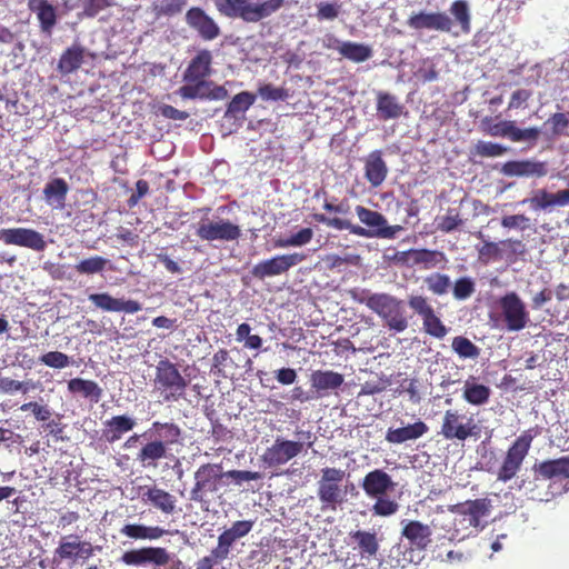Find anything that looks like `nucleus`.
I'll return each mask as SVG.
<instances>
[{
  "instance_id": "1",
  "label": "nucleus",
  "mask_w": 569,
  "mask_h": 569,
  "mask_svg": "<svg viewBox=\"0 0 569 569\" xmlns=\"http://www.w3.org/2000/svg\"><path fill=\"white\" fill-rule=\"evenodd\" d=\"M213 54L207 49L197 50L182 73L184 82L178 90L183 99L223 100L228 90L223 86L214 84L208 78L212 74Z\"/></svg>"
},
{
  "instance_id": "2",
  "label": "nucleus",
  "mask_w": 569,
  "mask_h": 569,
  "mask_svg": "<svg viewBox=\"0 0 569 569\" xmlns=\"http://www.w3.org/2000/svg\"><path fill=\"white\" fill-rule=\"evenodd\" d=\"M452 18L446 12L419 11L412 13L407 24L409 28L421 31L432 30L459 37L471 32V13L466 0H456L449 7Z\"/></svg>"
},
{
  "instance_id": "3",
  "label": "nucleus",
  "mask_w": 569,
  "mask_h": 569,
  "mask_svg": "<svg viewBox=\"0 0 569 569\" xmlns=\"http://www.w3.org/2000/svg\"><path fill=\"white\" fill-rule=\"evenodd\" d=\"M356 213L361 223L368 227V229L351 223L348 219L338 217L329 218L323 213H315L313 219L327 227L337 230H348L350 233L359 237H377L383 239H393L396 234L402 229L401 226H389L385 216L378 211H373L363 206H356Z\"/></svg>"
},
{
  "instance_id": "4",
  "label": "nucleus",
  "mask_w": 569,
  "mask_h": 569,
  "mask_svg": "<svg viewBox=\"0 0 569 569\" xmlns=\"http://www.w3.org/2000/svg\"><path fill=\"white\" fill-rule=\"evenodd\" d=\"M491 501L487 498L467 500L450 508L451 519L449 538L463 540L481 530L482 523L491 511Z\"/></svg>"
},
{
  "instance_id": "5",
  "label": "nucleus",
  "mask_w": 569,
  "mask_h": 569,
  "mask_svg": "<svg viewBox=\"0 0 569 569\" xmlns=\"http://www.w3.org/2000/svg\"><path fill=\"white\" fill-rule=\"evenodd\" d=\"M150 431L154 439L146 442L138 451L136 460L144 468H156L161 459L167 458L169 446L180 442L181 428L174 422H152Z\"/></svg>"
},
{
  "instance_id": "6",
  "label": "nucleus",
  "mask_w": 569,
  "mask_h": 569,
  "mask_svg": "<svg viewBox=\"0 0 569 569\" xmlns=\"http://www.w3.org/2000/svg\"><path fill=\"white\" fill-rule=\"evenodd\" d=\"M214 6L224 17L254 23L278 12L284 6V0H264L258 3L251 0H214Z\"/></svg>"
},
{
  "instance_id": "7",
  "label": "nucleus",
  "mask_w": 569,
  "mask_h": 569,
  "mask_svg": "<svg viewBox=\"0 0 569 569\" xmlns=\"http://www.w3.org/2000/svg\"><path fill=\"white\" fill-rule=\"evenodd\" d=\"M153 389L162 401L176 402L186 397L188 380L178 366L168 358H161L154 367Z\"/></svg>"
},
{
  "instance_id": "8",
  "label": "nucleus",
  "mask_w": 569,
  "mask_h": 569,
  "mask_svg": "<svg viewBox=\"0 0 569 569\" xmlns=\"http://www.w3.org/2000/svg\"><path fill=\"white\" fill-rule=\"evenodd\" d=\"M367 307L377 313L385 326L395 333L403 332L409 327L403 301L397 297L381 292L369 296Z\"/></svg>"
},
{
  "instance_id": "9",
  "label": "nucleus",
  "mask_w": 569,
  "mask_h": 569,
  "mask_svg": "<svg viewBox=\"0 0 569 569\" xmlns=\"http://www.w3.org/2000/svg\"><path fill=\"white\" fill-rule=\"evenodd\" d=\"M539 435L537 429H528L517 437L508 448L506 456L497 471V479L502 482L510 481L521 469L529 453L533 439Z\"/></svg>"
},
{
  "instance_id": "10",
  "label": "nucleus",
  "mask_w": 569,
  "mask_h": 569,
  "mask_svg": "<svg viewBox=\"0 0 569 569\" xmlns=\"http://www.w3.org/2000/svg\"><path fill=\"white\" fill-rule=\"evenodd\" d=\"M345 476V470L338 468L326 467L321 470L317 496L322 510H336L342 503L346 491L342 489L341 482Z\"/></svg>"
},
{
  "instance_id": "11",
  "label": "nucleus",
  "mask_w": 569,
  "mask_h": 569,
  "mask_svg": "<svg viewBox=\"0 0 569 569\" xmlns=\"http://www.w3.org/2000/svg\"><path fill=\"white\" fill-rule=\"evenodd\" d=\"M479 428L472 416L461 413L456 409L445 411L440 435L447 440L465 441L477 436Z\"/></svg>"
},
{
  "instance_id": "12",
  "label": "nucleus",
  "mask_w": 569,
  "mask_h": 569,
  "mask_svg": "<svg viewBox=\"0 0 569 569\" xmlns=\"http://www.w3.org/2000/svg\"><path fill=\"white\" fill-rule=\"evenodd\" d=\"M408 305L422 320L423 331L437 339H442L448 333V328L441 319L436 315L433 307L427 297L420 295H411L408 297Z\"/></svg>"
},
{
  "instance_id": "13",
  "label": "nucleus",
  "mask_w": 569,
  "mask_h": 569,
  "mask_svg": "<svg viewBox=\"0 0 569 569\" xmlns=\"http://www.w3.org/2000/svg\"><path fill=\"white\" fill-rule=\"evenodd\" d=\"M196 234L203 241L230 242L241 237V229L228 219L213 221L204 218L198 222Z\"/></svg>"
},
{
  "instance_id": "14",
  "label": "nucleus",
  "mask_w": 569,
  "mask_h": 569,
  "mask_svg": "<svg viewBox=\"0 0 569 569\" xmlns=\"http://www.w3.org/2000/svg\"><path fill=\"white\" fill-rule=\"evenodd\" d=\"M499 307L506 328L509 331H520L529 322L526 305L516 292H508L499 299Z\"/></svg>"
},
{
  "instance_id": "15",
  "label": "nucleus",
  "mask_w": 569,
  "mask_h": 569,
  "mask_svg": "<svg viewBox=\"0 0 569 569\" xmlns=\"http://www.w3.org/2000/svg\"><path fill=\"white\" fill-rule=\"evenodd\" d=\"M305 450V443L278 437L271 447L261 455L262 463L268 468L286 465Z\"/></svg>"
},
{
  "instance_id": "16",
  "label": "nucleus",
  "mask_w": 569,
  "mask_h": 569,
  "mask_svg": "<svg viewBox=\"0 0 569 569\" xmlns=\"http://www.w3.org/2000/svg\"><path fill=\"white\" fill-rule=\"evenodd\" d=\"M306 259L307 256L301 252L279 254L253 266L251 274L257 279L263 280L268 277L282 274Z\"/></svg>"
},
{
  "instance_id": "17",
  "label": "nucleus",
  "mask_w": 569,
  "mask_h": 569,
  "mask_svg": "<svg viewBox=\"0 0 569 569\" xmlns=\"http://www.w3.org/2000/svg\"><path fill=\"white\" fill-rule=\"evenodd\" d=\"M224 477L222 467L219 463H204L194 473V486L191 489V499L201 502L204 492H216L219 482Z\"/></svg>"
},
{
  "instance_id": "18",
  "label": "nucleus",
  "mask_w": 569,
  "mask_h": 569,
  "mask_svg": "<svg viewBox=\"0 0 569 569\" xmlns=\"http://www.w3.org/2000/svg\"><path fill=\"white\" fill-rule=\"evenodd\" d=\"M184 19L188 27L204 41H213L221 34L218 22L200 7L188 9Z\"/></svg>"
},
{
  "instance_id": "19",
  "label": "nucleus",
  "mask_w": 569,
  "mask_h": 569,
  "mask_svg": "<svg viewBox=\"0 0 569 569\" xmlns=\"http://www.w3.org/2000/svg\"><path fill=\"white\" fill-rule=\"evenodd\" d=\"M121 561L128 566L151 563L157 567H164L170 561V553L162 547H142L123 552Z\"/></svg>"
},
{
  "instance_id": "20",
  "label": "nucleus",
  "mask_w": 569,
  "mask_h": 569,
  "mask_svg": "<svg viewBox=\"0 0 569 569\" xmlns=\"http://www.w3.org/2000/svg\"><path fill=\"white\" fill-rule=\"evenodd\" d=\"M486 131L492 137H507L513 142L536 141L540 134L539 129L536 127L520 129L516 126L515 121L510 120L488 124Z\"/></svg>"
},
{
  "instance_id": "21",
  "label": "nucleus",
  "mask_w": 569,
  "mask_h": 569,
  "mask_svg": "<svg viewBox=\"0 0 569 569\" xmlns=\"http://www.w3.org/2000/svg\"><path fill=\"white\" fill-rule=\"evenodd\" d=\"M92 552L93 550L89 542L81 541L77 535H69L61 539L54 556L59 560H72L74 562L78 559L87 560L92 556Z\"/></svg>"
},
{
  "instance_id": "22",
  "label": "nucleus",
  "mask_w": 569,
  "mask_h": 569,
  "mask_svg": "<svg viewBox=\"0 0 569 569\" xmlns=\"http://www.w3.org/2000/svg\"><path fill=\"white\" fill-rule=\"evenodd\" d=\"M395 487L396 483L391 477L382 469L369 471L361 482V488L371 498L386 496L388 492L393 491Z\"/></svg>"
},
{
  "instance_id": "23",
  "label": "nucleus",
  "mask_w": 569,
  "mask_h": 569,
  "mask_svg": "<svg viewBox=\"0 0 569 569\" xmlns=\"http://www.w3.org/2000/svg\"><path fill=\"white\" fill-rule=\"evenodd\" d=\"M142 500L163 515H172L177 510V498L157 486L142 487Z\"/></svg>"
},
{
  "instance_id": "24",
  "label": "nucleus",
  "mask_w": 569,
  "mask_h": 569,
  "mask_svg": "<svg viewBox=\"0 0 569 569\" xmlns=\"http://www.w3.org/2000/svg\"><path fill=\"white\" fill-rule=\"evenodd\" d=\"M501 172L508 177H537L541 178L548 173L547 163L537 160H511L506 162Z\"/></svg>"
},
{
  "instance_id": "25",
  "label": "nucleus",
  "mask_w": 569,
  "mask_h": 569,
  "mask_svg": "<svg viewBox=\"0 0 569 569\" xmlns=\"http://www.w3.org/2000/svg\"><path fill=\"white\" fill-rule=\"evenodd\" d=\"M365 178L372 188L380 187L386 180L389 169L381 150L371 151L363 160Z\"/></svg>"
},
{
  "instance_id": "26",
  "label": "nucleus",
  "mask_w": 569,
  "mask_h": 569,
  "mask_svg": "<svg viewBox=\"0 0 569 569\" xmlns=\"http://www.w3.org/2000/svg\"><path fill=\"white\" fill-rule=\"evenodd\" d=\"M89 300L99 309L109 312L124 311L127 313H136L141 310L140 302L136 300H121L113 298L109 293H92Z\"/></svg>"
},
{
  "instance_id": "27",
  "label": "nucleus",
  "mask_w": 569,
  "mask_h": 569,
  "mask_svg": "<svg viewBox=\"0 0 569 569\" xmlns=\"http://www.w3.org/2000/svg\"><path fill=\"white\" fill-rule=\"evenodd\" d=\"M401 536L417 549H426L431 542V529L418 520H402Z\"/></svg>"
},
{
  "instance_id": "28",
  "label": "nucleus",
  "mask_w": 569,
  "mask_h": 569,
  "mask_svg": "<svg viewBox=\"0 0 569 569\" xmlns=\"http://www.w3.org/2000/svg\"><path fill=\"white\" fill-rule=\"evenodd\" d=\"M536 480L547 479H568L569 478V457L545 460L533 466Z\"/></svg>"
},
{
  "instance_id": "29",
  "label": "nucleus",
  "mask_w": 569,
  "mask_h": 569,
  "mask_svg": "<svg viewBox=\"0 0 569 569\" xmlns=\"http://www.w3.org/2000/svg\"><path fill=\"white\" fill-rule=\"evenodd\" d=\"M136 427V420L127 415L113 416L103 422L102 437L110 443L116 442L122 436Z\"/></svg>"
},
{
  "instance_id": "30",
  "label": "nucleus",
  "mask_w": 569,
  "mask_h": 569,
  "mask_svg": "<svg viewBox=\"0 0 569 569\" xmlns=\"http://www.w3.org/2000/svg\"><path fill=\"white\" fill-rule=\"evenodd\" d=\"M120 535L131 540H158L172 532L159 526H146L143 523H126L119 530Z\"/></svg>"
},
{
  "instance_id": "31",
  "label": "nucleus",
  "mask_w": 569,
  "mask_h": 569,
  "mask_svg": "<svg viewBox=\"0 0 569 569\" xmlns=\"http://www.w3.org/2000/svg\"><path fill=\"white\" fill-rule=\"evenodd\" d=\"M428 426L418 420L415 423L401 428H389L386 433V440L389 443H403L409 440H416L428 432Z\"/></svg>"
},
{
  "instance_id": "32",
  "label": "nucleus",
  "mask_w": 569,
  "mask_h": 569,
  "mask_svg": "<svg viewBox=\"0 0 569 569\" xmlns=\"http://www.w3.org/2000/svg\"><path fill=\"white\" fill-rule=\"evenodd\" d=\"M68 191V183L62 178H56L46 184L43 199L51 208L63 209Z\"/></svg>"
},
{
  "instance_id": "33",
  "label": "nucleus",
  "mask_w": 569,
  "mask_h": 569,
  "mask_svg": "<svg viewBox=\"0 0 569 569\" xmlns=\"http://www.w3.org/2000/svg\"><path fill=\"white\" fill-rule=\"evenodd\" d=\"M68 390L73 395H80L92 403H98L103 395L102 388L96 381L82 378L70 379Z\"/></svg>"
},
{
  "instance_id": "34",
  "label": "nucleus",
  "mask_w": 569,
  "mask_h": 569,
  "mask_svg": "<svg viewBox=\"0 0 569 569\" xmlns=\"http://www.w3.org/2000/svg\"><path fill=\"white\" fill-rule=\"evenodd\" d=\"M403 104L398 101L396 96L383 91L377 93V112L380 119H397L403 113Z\"/></svg>"
},
{
  "instance_id": "35",
  "label": "nucleus",
  "mask_w": 569,
  "mask_h": 569,
  "mask_svg": "<svg viewBox=\"0 0 569 569\" xmlns=\"http://www.w3.org/2000/svg\"><path fill=\"white\" fill-rule=\"evenodd\" d=\"M86 50L80 44L67 48L58 62V70L62 74H70L78 70L84 60Z\"/></svg>"
},
{
  "instance_id": "36",
  "label": "nucleus",
  "mask_w": 569,
  "mask_h": 569,
  "mask_svg": "<svg viewBox=\"0 0 569 569\" xmlns=\"http://www.w3.org/2000/svg\"><path fill=\"white\" fill-rule=\"evenodd\" d=\"M0 240L6 244H16L36 249V231L24 228L0 230Z\"/></svg>"
},
{
  "instance_id": "37",
  "label": "nucleus",
  "mask_w": 569,
  "mask_h": 569,
  "mask_svg": "<svg viewBox=\"0 0 569 569\" xmlns=\"http://www.w3.org/2000/svg\"><path fill=\"white\" fill-rule=\"evenodd\" d=\"M343 376L332 370H316L310 376L311 387L318 392L335 390L342 386Z\"/></svg>"
},
{
  "instance_id": "38",
  "label": "nucleus",
  "mask_w": 569,
  "mask_h": 569,
  "mask_svg": "<svg viewBox=\"0 0 569 569\" xmlns=\"http://www.w3.org/2000/svg\"><path fill=\"white\" fill-rule=\"evenodd\" d=\"M338 42V46L335 48L343 58L356 62H365L372 57V49L363 43L345 41Z\"/></svg>"
},
{
  "instance_id": "39",
  "label": "nucleus",
  "mask_w": 569,
  "mask_h": 569,
  "mask_svg": "<svg viewBox=\"0 0 569 569\" xmlns=\"http://www.w3.org/2000/svg\"><path fill=\"white\" fill-rule=\"evenodd\" d=\"M491 390L488 386L477 383L475 378L465 381L462 398L472 406H482L489 401Z\"/></svg>"
},
{
  "instance_id": "40",
  "label": "nucleus",
  "mask_w": 569,
  "mask_h": 569,
  "mask_svg": "<svg viewBox=\"0 0 569 569\" xmlns=\"http://www.w3.org/2000/svg\"><path fill=\"white\" fill-rule=\"evenodd\" d=\"M407 254L413 264H423L426 268H433L447 262L442 251L430 249H410Z\"/></svg>"
},
{
  "instance_id": "41",
  "label": "nucleus",
  "mask_w": 569,
  "mask_h": 569,
  "mask_svg": "<svg viewBox=\"0 0 569 569\" xmlns=\"http://www.w3.org/2000/svg\"><path fill=\"white\" fill-rule=\"evenodd\" d=\"M350 538L357 543L362 557H375L379 550V542L375 532L357 530L350 532Z\"/></svg>"
},
{
  "instance_id": "42",
  "label": "nucleus",
  "mask_w": 569,
  "mask_h": 569,
  "mask_svg": "<svg viewBox=\"0 0 569 569\" xmlns=\"http://www.w3.org/2000/svg\"><path fill=\"white\" fill-rule=\"evenodd\" d=\"M187 3L188 0H159L152 3L151 10L156 18H171L180 14Z\"/></svg>"
},
{
  "instance_id": "43",
  "label": "nucleus",
  "mask_w": 569,
  "mask_h": 569,
  "mask_svg": "<svg viewBox=\"0 0 569 569\" xmlns=\"http://www.w3.org/2000/svg\"><path fill=\"white\" fill-rule=\"evenodd\" d=\"M256 101V94L249 91L237 93L229 102L224 117L237 118L239 113L247 111Z\"/></svg>"
},
{
  "instance_id": "44",
  "label": "nucleus",
  "mask_w": 569,
  "mask_h": 569,
  "mask_svg": "<svg viewBox=\"0 0 569 569\" xmlns=\"http://www.w3.org/2000/svg\"><path fill=\"white\" fill-rule=\"evenodd\" d=\"M451 348L461 359H477L480 355L479 347L463 336L455 337Z\"/></svg>"
},
{
  "instance_id": "45",
  "label": "nucleus",
  "mask_w": 569,
  "mask_h": 569,
  "mask_svg": "<svg viewBox=\"0 0 569 569\" xmlns=\"http://www.w3.org/2000/svg\"><path fill=\"white\" fill-rule=\"evenodd\" d=\"M312 237L313 231L311 228H302L288 238L277 239L274 246L277 248L302 247L308 244L312 240Z\"/></svg>"
},
{
  "instance_id": "46",
  "label": "nucleus",
  "mask_w": 569,
  "mask_h": 569,
  "mask_svg": "<svg viewBox=\"0 0 569 569\" xmlns=\"http://www.w3.org/2000/svg\"><path fill=\"white\" fill-rule=\"evenodd\" d=\"M437 229L449 233L463 224V220L457 209L449 208L446 214L436 218Z\"/></svg>"
},
{
  "instance_id": "47",
  "label": "nucleus",
  "mask_w": 569,
  "mask_h": 569,
  "mask_svg": "<svg viewBox=\"0 0 569 569\" xmlns=\"http://www.w3.org/2000/svg\"><path fill=\"white\" fill-rule=\"evenodd\" d=\"M38 20L40 21L42 31L50 36L57 22V16L54 8L49 4L47 0L38 2Z\"/></svg>"
},
{
  "instance_id": "48",
  "label": "nucleus",
  "mask_w": 569,
  "mask_h": 569,
  "mask_svg": "<svg viewBox=\"0 0 569 569\" xmlns=\"http://www.w3.org/2000/svg\"><path fill=\"white\" fill-rule=\"evenodd\" d=\"M508 151L502 144L479 140L473 148V154L482 158L500 157Z\"/></svg>"
},
{
  "instance_id": "49",
  "label": "nucleus",
  "mask_w": 569,
  "mask_h": 569,
  "mask_svg": "<svg viewBox=\"0 0 569 569\" xmlns=\"http://www.w3.org/2000/svg\"><path fill=\"white\" fill-rule=\"evenodd\" d=\"M108 260L100 256L90 257L81 260L77 266L76 270L81 274H93L101 272L108 264Z\"/></svg>"
},
{
  "instance_id": "50",
  "label": "nucleus",
  "mask_w": 569,
  "mask_h": 569,
  "mask_svg": "<svg viewBox=\"0 0 569 569\" xmlns=\"http://www.w3.org/2000/svg\"><path fill=\"white\" fill-rule=\"evenodd\" d=\"M523 202H527V200H523ZM528 202L533 210H546L556 206L555 193L548 192L546 189H539L528 199Z\"/></svg>"
},
{
  "instance_id": "51",
  "label": "nucleus",
  "mask_w": 569,
  "mask_h": 569,
  "mask_svg": "<svg viewBox=\"0 0 569 569\" xmlns=\"http://www.w3.org/2000/svg\"><path fill=\"white\" fill-rule=\"evenodd\" d=\"M377 500L373 503L371 510L375 516L389 517L395 515L399 510V503L385 496L375 497Z\"/></svg>"
},
{
  "instance_id": "52",
  "label": "nucleus",
  "mask_w": 569,
  "mask_h": 569,
  "mask_svg": "<svg viewBox=\"0 0 569 569\" xmlns=\"http://www.w3.org/2000/svg\"><path fill=\"white\" fill-rule=\"evenodd\" d=\"M426 283L428 289L437 296L447 293L449 287L451 286L449 276L438 272L427 277Z\"/></svg>"
},
{
  "instance_id": "53",
  "label": "nucleus",
  "mask_w": 569,
  "mask_h": 569,
  "mask_svg": "<svg viewBox=\"0 0 569 569\" xmlns=\"http://www.w3.org/2000/svg\"><path fill=\"white\" fill-rule=\"evenodd\" d=\"M258 94L264 101H284L289 98L287 89L274 87L271 83L261 84L258 88Z\"/></svg>"
},
{
  "instance_id": "54",
  "label": "nucleus",
  "mask_w": 569,
  "mask_h": 569,
  "mask_svg": "<svg viewBox=\"0 0 569 569\" xmlns=\"http://www.w3.org/2000/svg\"><path fill=\"white\" fill-rule=\"evenodd\" d=\"M237 537L232 535L230 529H226L219 537H218V545L212 550L214 551V556L218 558H228L230 553V549L233 546V543L237 541Z\"/></svg>"
},
{
  "instance_id": "55",
  "label": "nucleus",
  "mask_w": 569,
  "mask_h": 569,
  "mask_svg": "<svg viewBox=\"0 0 569 569\" xmlns=\"http://www.w3.org/2000/svg\"><path fill=\"white\" fill-rule=\"evenodd\" d=\"M114 4L116 0H84L82 4L83 10L81 12V16L87 18H94L102 10L113 7Z\"/></svg>"
},
{
  "instance_id": "56",
  "label": "nucleus",
  "mask_w": 569,
  "mask_h": 569,
  "mask_svg": "<svg viewBox=\"0 0 569 569\" xmlns=\"http://www.w3.org/2000/svg\"><path fill=\"white\" fill-rule=\"evenodd\" d=\"M475 282L469 277H461L453 284V297L457 300H466L475 292Z\"/></svg>"
},
{
  "instance_id": "57",
  "label": "nucleus",
  "mask_w": 569,
  "mask_h": 569,
  "mask_svg": "<svg viewBox=\"0 0 569 569\" xmlns=\"http://www.w3.org/2000/svg\"><path fill=\"white\" fill-rule=\"evenodd\" d=\"M38 429L39 432L44 433L46 437L52 436L54 439L62 438L63 426L59 416L54 419L43 421Z\"/></svg>"
},
{
  "instance_id": "58",
  "label": "nucleus",
  "mask_w": 569,
  "mask_h": 569,
  "mask_svg": "<svg viewBox=\"0 0 569 569\" xmlns=\"http://www.w3.org/2000/svg\"><path fill=\"white\" fill-rule=\"evenodd\" d=\"M41 361L52 368L61 369L70 363L69 357L60 351H50L41 357Z\"/></svg>"
},
{
  "instance_id": "59",
  "label": "nucleus",
  "mask_w": 569,
  "mask_h": 569,
  "mask_svg": "<svg viewBox=\"0 0 569 569\" xmlns=\"http://www.w3.org/2000/svg\"><path fill=\"white\" fill-rule=\"evenodd\" d=\"M232 362L227 349H219L212 357L211 371L224 376L223 368Z\"/></svg>"
},
{
  "instance_id": "60",
  "label": "nucleus",
  "mask_w": 569,
  "mask_h": 569,
  "mask_svg": "<svg viewBox=\"0 0 569 569\" xmlns=\"http://www.w3.org/2000/svg\"><path fill=\"white\" fill-rule=\"evenodd\" d=\"M548 122L552 124V133L555 136H569L566 130L569 127V119L562 112L553 113Z\"/></svg>"
},
{
  "instance_id": "61",
  "label": "nucleus",
  "mask_w": 569,
  "mask_h": 569,
  "mask_svg": "<svg viewBox=\"0 0 569 569\" xmlns=\"http://www.w3.org/2000/svg\"><path fill=\"white\" fill-rule=\"evenodd\" d=\"M532 92L528 89H518L512 92L509 103L508 110L520 109L526 106L528 100L531 98Z\"/></svg>"
},
{
  "instance_id": "62",
  "label": "nucleus",
  "mask_w": 569,
  "mask_h": 569,
  "mask_svg": "<svg viewBox=\"0 0 569 569\" xmlns=\"http://www.w3.org/2000/svg\"><path fill=\"white\" fill-rule=\"evenodd\" d=\"M224 477L231 478L236 483L240 485L243 481L259 480L261 478V473L249 470H229L224 472Z\"/></svg>"
},
{
  "instance_id": "63",
  "label": "nucleus",
  "mask_w": 569,
  "mask_h": 569,
  "mask_svg": "<svg viewBox=\"0 0 569 569\" xmlns=\"http://www.w3.org/2000/svg\"><path fill=\"white\" fill-rule=\"evenodd\" d=\"M529 218L525 214H512V216H505L501 219V226L503 228L512 229V228H526L528 224Z\"/></svg>"
},
{
  "instance_id": "64",
  "label": "nucleus",
  "mask_w": 569,
  "mask_h": 569,
  "mask_svg": "<svg viewBox=\"0 0 569 569\" xmlns=\"http://www.w3.org/2000/svg\"><path fill=\"white\" fill-rule=\"evenodd\" d=\"M253 525L254 522L252 520H239L233 522L229 529L237 539H241L252 530Z\"/></svg>"
}]
</instances>
